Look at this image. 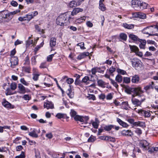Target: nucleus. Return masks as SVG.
<instances>
[{
	"label": "nucleus",
	"mask_w": 158,
	"mask_h": 158,
	"mask_svg": "<svg viewBox=\"0 0 158 158\" xmlns=\"http://www.w3.org/2000/svg\"><path fill=\"white\" fill-rule=\"evenodd\" d=\"M98 68L95 67L93 68L91 70V72L93 75H95L96 73L97 72V70Z\"/></svg>",
	"instance_id": "nucleus-57"
},
{
	"label": "nucleus",
	"mask_w": 158,
	"mask_h": 158,
	"mask_svg": "<svg viewBox=\"0 0 158 158\" xmlns=\"http://www.w3.org/2000/svg\"><path fill=\"white\" fill-rule=\"evenodd\" d=\"M153 88V86L151 84H149L146 86H145L144 89V90H145L146 91H147L149 89H150L151 88Z\"/></svg>",
	"instance_id": "nucleus-54"
},
{
	"label": "nucleus",
	"mask_w": 158,
	"mask_h": 158,
	"mask_svg": "<svg viewBox=\"0 0 158 158\" xmlns=\"http://www.w3.org/2000/svg\"><path fill=\"white\" fill-rule=\"evenodd\" d=\"M97 83L98 85L102 88H104L106 87V84L102 80H98Z\"/></svg>",
	"instance_id": "nucleus-21"
},
{
	"label": "nucleus",
	"mask_w": 158,
	"mask_h": 158,
	"mask_svg": "<svg viewBox=\"0 0 158 158\" xmlns=\"http://www.w3.org/2000/svg\"><path fill=\"white\" fill-rule=\"evenodd\" d=\"M96 140V138L95 137L90 136L88 139V142H94Z\"/></svg>",
	"instance_id": "nucleus-56"
},
{
	"label": "nucleus",
	"mask_w": 158,
	"mask_h": 158,
	"mask_svg": "<svg viewBox=\"0 0 158 158\" xmlns=\"http://www.w3.org/2000/svg\"><path fill=\"white\" fill-rule=\"evenodd\" d=\"M56 117L57 118H58L60 119L61 118H64V114H62L61 113H58L56 115Z\"/></svg>",
	"instance_id": "nucleus-47"
},
{
	"label": "nucleus",
	"mask_w": 158,
	"mask_h": 158,
	"mask_svg": "<svg viewBox=\"0 0 158 158\" xmlns=\"http://www.w3.org/2000/svg\"><path fill=\"white\" fill-rule=\"evenodd\" d=\"M23 68L25 72L28 73H30L31 68L30 67H24Z\"/></svg>",
	"instance_id": "nucleus-61"
},
{
	"label": "nucleus",
	"mask_w": 158,
	"mask_h": 158,
	"mask_svg": "<svg viewBox=\"0 0 158 158\" xmlns=\"http://www.w3.org/2000/svg\"><path fill=\"white\" fill-rule=\"evenodd\" d=\"M24 65H29V64L30 62L29 60V59L28 55H27L25 57L24 59Z\"/></svg>",
	"instance_id": "nucleus-42"
},
{
	"label": "nucleus",
	"mask_w": 158,
	"mask_h": 158,
	"mask_svg": "<svg viewBox=\"0 0 158 158\" xmlns=\"http://www.w3.org/2000/svg\"><path fill=\"white\" fill-rule=\"evenodd\" d=\"M48 66L46 62H42L40 64V68L41 69L47 68Z\"/></svg>",
	"instance_id": "nucleus-36"
},
{
	"label": "nucleus",
	"mask_w": 158,
	"mask_h": 158,
	"mask_svg": "<svg viewBox=\"0 0 158 158\" xmlns=\"http://www.w3.org/2000/svg\"><path fill=\"white\" fill-rule=\"evenodd\" d=\"M127 121L130 123L133 124L135 125V122H134V120L132 118H128L127 119Z\"/></svg>",
	"instance_id": "nucleus-59"
},
{
	"label": "nucleus",
	"mask_w": 158,
	"mask_h": 158,
	"mask_svg": "<svg viewBox=\"0 0 158 158\" xmlns=\"http://www.w3.org/2000/svg\"><path fill=\"white\" fill-rule=\"evenodd\" d=\"M113 98V95L111 93H109L106 96V98L107 100H111Z\"/></svg>",
	"instance_id": "nucleus-63"
},
{
	"label": "nucleus",
	"mask_w": 158,
	"mask_h": 158,
	"mask_svg": "<svg viewBox=\"0 0 158 158\" xmlns=\"http://www.w3.org/2000/svg\"><path fill=\"white\" fill-rule=\"evenodd\" d=\"M121 134L122 135L125 136H132L133 135L132 132L129 130H123L122 131Z\"/></svg>",
	"instance_id": "nucleus-14"
},
{
	"label": "nucleus",
	"mask_w": 158,
	"mask_h": 158,
	"mask_svg": "<svg viewBox=\"0 0 158 158\" xmlns=\"http://www.w3.org/2000/svg\"><path fill=\"white\" fill-rule=\"evenodd\" d=\"M135 132L138 134V135H140L142 133V131L141 129L137 128L136 129L135 131Z\"/></svg>",
	"instance_id": "nucleus-60"
},
{
	"label": "nucleus",
	"mask_w": 158,
	"mask_h": 158,
	"mask_svg": "<svg viewBox=\"0 0 158 158\" xmlns=\"http://www.w3.org/2000/svg\"><path fill=\"white\" fill-rule=\"evenodd\" d=\"M1 17V18L0 19V23H8L13 18L10 12L7 10L2 11Z\"/></svg>",
	"instance_id": "nucleus-3"
},
{
	"label": "nucleus",
	"mask_w": 158,
	"mask_h": 158,
	"mask_svg": "<svg viewBox=\"0 0 158 158\" xmlns=\"http://www.w3.org/2000/svg\"><path fill=\"white\" fill-rule=\"evenodd\" d=\"M23 98L25 100H29L31 98L29 95L26 94L23 96Z\"/></svg>",
	"instance_id": "nucleus-64"
},
{
	"label": "nucleus",
	"mask_w": 158,
	"mask_h": 158,
	"mask_svg": "<svg viewBox=\"0 0 158 158\" xmlns=\"http://www.w3.org/2000/svg\"><path fill=\"white\" fill-rule=\"evenodd\" d=\"M44 44V43L43 42L40 44V45L37 46L35 48V51H37L41 47L43 46Z\"/></svg>",
	"instance_id": "nucleus-58"
},
{
	"label": "nucleus",
	"mask_w": 158,
	"mask_h": 158,
	"mask_svg": "<svg viewBox=\"0 0 158 158\" xmlns=\"http://www.w3.org/2000/svg\"><path fill=\"white\" fill-rule=\"evenodd\" d=\"M54 56V54H52L48 56L47 57V61L49 62H51L52 60L53 57Z\"/></svg>",
	"instance_id": "nucleus-50"
},
{
	"label": "nucleus",
	"mask_w": 158,
	"mask_h": 158,
	"mask_svg": "<svg viewBox=\"0 0 158 158\" xmlns=\"http://www.w3.org/2000/svg\"><path fill=\"white\" fill-rule=\"evenodd\" d=\"M18 88L19 89L18 92L21 94H24L26 92V90L25 87L21 84H18Z\"/></svg>",
	"instance_id": "nucleus-16"
},
{
	"label": "nucleus",
	"mask_w": 158,
	"mask_h": 158,
	"mask_svg": "<svg viewBox=\"0 0 158 158\" xmlns=\"http://www.w3.org/2000/svg\"><path fill=\"white\" fill-rule=\"evenodd\" d=\"M67 94L70 98H72L73 97V95L72 94L70 89H68V91H67Z\"/></svg>",
	"instance_id": "nucleus-48"
},
{
	"label": "nucleus",
	"mask_w": 158,
	"mask_h": 158,
	"mask_svg": "<svg viewBox=\"0 0 158 158\" xmlns=\"http://www.w3.org/2000/svg\"><path fill=\"white\" fill-rule=\"evenodd\" d=\"M11 89L15 90L17 88V84L15 82H12L10 85Z\"/></svg>",
	"instance_id": "nucleus-41"
},
{
	"label": "nucleus",
	"mask_w": 158,
	"mask_h": 158,
	"mask_svg": "<svg viewBox=\"0 0 158 158\" xmlns=\"http://www.w3.org/2000/svg\"><path fill=\"white\" fill-rule=\"evenodd\" d=\"M149 145V143L145 140L141 141L139 143L140 147L144 150L147 149V148Z\"/></svg>",
	"instance_id": "nucleus-9"
},
{
	"label": "nucleus",
	"mask_w": 158,
	"mask_h": 158,
	"mask_svg": "<svg viewBox=\"0 0 158 158\" xmlns=\"http://www.w3.org/2000/svg\"><path fill=\"white\" fill-rule=\"evenodd\" d=\"M129 47L131 51L135 52L137 56L140 57L142 56L143 55V53L139 51V48L136 46L129 45Z\"/></svg>",
	"instance_id": "nucleus-5"
},
{
	"label": "nucleus",
	"mask_w": 158,
	"mask_h": 158,
	"mask_svg": "<svg viewBox=\"0 0 158 158\" xmlns=\"http://www.w3.org/2000/svg\"><path fill=\"white\" fill-rule=\"evenodd\" d=\"M83 10L82 8H75L71 13V15L74 16L77 15L79 12H81L83 11Z\"/></svg>",
	"instance_id": "nucleus-18"
},
{
	"label": "nucleus",
	"mask_w": 158,
	"mask_h": 158,
	"mask_svg": "<svg viewBox=\"0 0 158 158\" xmlns=\"http://www.w3.org/2000/svg\"><path fill=\"white\" fill-rule=\"evenodd\" d=\"M123 82L126 83H128L130 82V78L128 77H124L123 79Z\"/></svg>",
	"instance_id": "nucleus-52"
},
{
	"label": "nucleus",
	"mask_w": 158,
	"mask_h": 158,
	"mask_svg": "<svg viewBox=\"0 0 158 158\" xmlns=\"http://www.w3.org/2000/svg\"><path fill=\"white\" fill-rule=\"evenodd\" d=\"M6 94L7 96L13 94L11 92V90L10 88H8L6 89Z\"/></svg>",
	"instance_id": "nucleus-53"
},
{
	"label": "nucleus",
	"mask_w": 158,
	"mask_h": 158,
	"mask_svg": "<svg viewBox=\"0 0 158 158\" xmlns=\"http://www.w3.org/2000/svg\"><path fill=\"white\" fill-rule=\"evenodd\" d=\"M140 3V1L139 0H133L131 2V6L135 10H137L139 8Z\"/></svg>",
	"instance_id": "nucleus-7"
},
{
	"label": "nucleus",
	"mask_w": 158,
	"mask_h": 158,
	"mask_svg": "<svg viewBox=\"0 0 158 158\" xmlns=\"http://www.w3.org/2000/svg\"><path fill=\"white\" fill-rule=\"evenodd\" d=\"M139 80V78L137 75H135L132 77L131 81L132 82L135 83H138Z\"/></svg>",
	"instance_id": "nucleus-23"
},
{
	"label": "nucleus",
	"mask_w": 158,
	"mask_h": 158,
	"mask_svg": "<svg viewBox=\"0 0 158 158\" xmlns=\"http://www.w3.org/2000/svg\"><path fill=\"white\" fill-rule=\"evenodd\" d=\"M48 154L53 158H58L59 154H57L56 153L53 152H49L48 153Z\"/></svg>",
	"instance_id": "nucleus-35"
},
{
	"label": "nucleus",
	"mask_w": 158,
	"mask_h": 158,
	"mask_svg": "<svg viewBox=\"0 0 158 158\" xmlns=\"http://www.w3.org/2000/svg\"><path fill=\"white\" fill-rule=\"evenodd\" d=\"M25 17L26 20L29 21L33 18V16L32 14H28L26 15Z\"/></svg>",
	"instance_id": "nucleus-38"
},
{
	"label": "nucleus",
	"mask_w": 158,
	"mask_h": 158,
	"mask_svg": "<svg viewBox=\"0 0 158 158\" xmlns=\"http://www.w3.org/2000/svg\"><path fill=\"white\" fill-rule=\"evenodd\" d=\"M40 74H39L37 73H33V77L32 79L34 81H37L38 80L39 77L40 76Z\"/></svg>",
	"instance_id": "nucleus-39"
},
{
	"label": "nucleus",
	"mask_w": 158,
	"mask_h": 158,
	"mask_svg": "<svg viewBox=\"0 0 158 158\" xmlns=\"http://www.w3.org/2000/svg\"><path fill=\"white\" fill-rule=\"evenodd\" d=\"M99 8L101 10L103 11L106 10V7L103 4H99Z\"/></svg>",
	"instance_id": "nucleus-49"
},
{
	"label": "nucleus",
	"mask_w": 158,
	"mask_h": 158,
	"mask_svg": "<svg viewBox=\"0 0 158 158\" xmlns=\"http://www.w3.org/2000/svg\"><path fill=\"white\" fill-rule=\"evenodd\" d=\"M89 53L88 52L81 53L77 56V59L78 60H81L85 58L86 56H89Z\"/></svg>",
	"instance_id": "nucleus-11"
},
{
	"label": "nucleus",
	"mask_w": 158,
	"mask_h": 158,
	"mask_svg": "<svg viewBox=\"0 0 158 158\" xmlns=\"http://www.w3.org/2000/svg\"><path fill=\"white\" fill-rule=\"evenodd\" d=\"M122 26L125 28L127 29H131L133 28L134 27V25L133 24H128L126 23H123V24Z\"/></svg>",
	"instance_id": "nucleus-22"
},
{
	"label": "nucleus",
	"mask_w": 158,
	"mask_h": 158,
	"mask_svg": "<svg viewBox=\"0 0 158 158\" xmlns=\"http://www.w3.org/2000/svg\"><path fill=\"white\" fill-rule=\"evenodd\" d=\"M117 72L118 73V74L120 75L122 74L124 75L127 74V73L125 71L120 69H117Z\"/></svg>",
	"instance_id": "nucleus-34"
},
{
	"label": "nucleus",
	"mask_w": 158,
	"mask_h": 158,
	"mask_svg": "<svg viewBox=\"0 0 158 158\" xmlns=\"http://www.w3.org/2000/svg\"><path fill=\"white\" fill-rule=\"evenodd\" d=\"M115 81L118 83H121L123 80V77L119 74H118L116 77Z\"/></svg>",
	"instance_id": "nucleus-24"
},
{
	"label": "nucleus",
	"mask_w": 158,
	"mask_h": 158,
	"mask_svg": "<svg viewBox=\"0 0 158 158\" xmlns=\"http://www.w3.org/2000/svg\"><path fill=\"white\" fill-rule=\"evenodd\" d=\"M56 39L54 37L51 38L50 41V45L52 48L54 47L56 45Z\"/></svg>",
	"instance_id": "nucleus-19"
},
{
	"label": "nucleus",
	"mask_w": 158,
	"mask_h": 158,
	"mask_svg": "<svg viewBox=\"0 0 158 158\" xmlns=\"http://www.w3.org/2000/svg\"><path fill=\"white\" fill-rule=\"evenodd\" d=\"M44 107L47 109H52L54 108L53 104L51 102L48 101L45 102L44 104Z\"/></svg>",
	"instance_id": "nucleus-17"
},
{
	"label": "nucleus",
	"mask_w": 158,
	"mask_h": 158,
	"mask_svg": "<svg viewBox=\"0 0 158 158\" xmlns=\"http://www.w3.org/2000/svg\"><path fill=\"white\" fill-rule=\"evenodd\" d=\"M99 122L97 118H95V122L92 123V125L94 128H97L99 125Z\"/></svg>",
	"instance_id": "nucleus-27"
},
{
	"label": "nucleus",
	"mask_w": 158,
	"mask_h": 158,
	"mask_svg": "<svg viewBox=\"0 0 158 158\" xmlns=\"http://www.w3.org/2000/svg\"><path fill=\"white\" fill-rule=\"evenodd\" d=\"M117 121L120 125L123 127H127L128 126V125L127 123L123 121L121 119L118 118H117Z\"/></svg>",
	"instance_id": "nucleus-20"
},
{
	"label": "nucleus",
	"mask_w": 158,
	"mask_h": 158,
	"mask_svg": "<svg viewBox=\"0 0 158 158\" xmlns=\"http://www.w3.org/2000/svg\"><path fill=\"white\" fill-rule=\"evenodd\" d=\"M2 105L5 107L7 108H13L14 106L11 105V104L7 102L5 99L3 100V101L2 102Z\"/></svg>",
	"instance_id": "nucleus-15"
},
{
	"label": "nucleus",
	"mask_w": 158,
	"mask_h": 158,
	"mask_svg": "<svg viewBox=\"0 0 158 158\" xmlns=\"http://www.w3.org/2000/svg\"><path fill=\"white\" fill-rule=\"evenodd\" d=\"M143 92L141 88L138 87L136 89L135 93V96H138V98H135L134 95H133L131 101L133 104L135 106H140L142 103L145 100L144 96L143 95H140Z\"/></svg>",
	"instance_id": "nucleus-1"
},
{
	"label": "nucleus",
	"mask_w": 158,
	"mask_h": 158,
	"mask_svg": "<svg viewBox=\"0 0 158 158\" xmlns=\"http://www.w3.org/2000/svg\"><path fill=\"white\" fill-rule=\"evenodd\" d=\"M151 27H154V28L157 29L158 30V23H157L155 25H152L150 27H147L143 30V31H144L145 30L148 29H150Z\"/></svg>",
	"instance_id": "nucleus-45"
},
{
	"label": "nucleus",
	"mask_w": 158,
	"mask_h": 158,
	"mask_svg": "<svg viewBox=\"0 0 158 158\" xmlns=\"http://www.w3.org/2000/svg\"><path fill=\"white\" fill-rule=\"evenodd\" d=\"M80 2H81L79 1V0L77 1L75 0L69 2V6L71 8H73V7L77 6L81 4V3H80Z\"/></svg>",
	"instance_id": "nucleus-13"
},
{
	"label": "nucleus",
	"mask_w": 158,
	"mask_h": 158,
	"mask_svg": "<svg viewBox=\"0 0 158 158\" xmlns=\"http://www.w3.org/2000/svg\"><path fill=\"white\" fill-rule=\"evenodd\" d=\"M140 4L139 5V8L141 9H144L146 8L148 4L143 2L140 1Z\"/></svg>",
	"instance_id": "nucleus-26"
},
{
	"label": "nucleus",
	"mask_w": 158,
	"mask_h": 158,
	"mask_svg": "<svg viewBox=\"0 0 158 158\" xmlns=\"http://www.w3.org/2000/svg\"><path fill=\"white\" fill-rule=\"evenodd\" d=\"M73 81L74 80L72 78H68L66 80L67 83L69 84H71Z\"/></svg>",
	"instance_id": "nucleus-55"
},
{
	"label": "nucleus",
	"mask_w": 158,
	"mask_h": 158,
	"mask_svg": "<svg viewBox=\"0 0 158 158\" xmlns=\"http://www.w3.org/2000/svg\"><path fill=\"white\" fill-rule=\"evenodd\" d=\"M146 17V15L144 13L141 12H139L138 18L142 19H144Z\"/></svg>",
	"instance_id": "nucleus-40"
},
{
	"label": "nucleus",
	"mask_w": 158,
	"mask_h": 158,
	"mask_svg": "<svg viewBox=\"0 0 158 158\" xmlns=\"http://www.w3.org/2000/svg\"><path fill=\"white\" fill-rule=\"evenodd\" d=\"M137 112L140 114L146 117H149L151 115L149 111L143 110L142 109L138 110Z\"/></svg>",
	"instance_id": "nucleus-10"
},
{
	"label": "nucleus",
	"mask_w": 158,
	"mask_h": 158,
	"mask_svg": "<svg viewBox=\"0 0 158 158\" xmlns=\"http://www.w3.org/2000/svg\"><path fill=\"white\" fill-rule=\"evenodd\" d=\"M86 19V17L82 16L80 18L77 19L75 20V22L77 23H81L83 22V21H85Z\"/></svg>",
	"instance_id": "nucleus-28"
},
{
	"label": "nucleus",
	"mask_w": 158,
	"mask_h": 158,
	"mask_svg": "<svg viewBox=\"0 0 158 158\" xmlns=\"http://www.w3.org/2000/svg\"><path fill=\"white\" fill-rule=\"evenodd\" d=\"M19 60L18 58L16 56H11L10 60V66L12 68H14L15 66L18 64Z\"/></svg>",
	"instance_id": "nucleus-8"
},
{
	"label": "nucleus",
	"mask_w": 158,
	"mask_h": 158,
	"mask_svg": "<svg viewBox=\"0 0 158 158\" xmlns=\"http://www.w3.org/2000/svg\"><path fill=\"white\" fill-rule=\"evenodd\" d=\"M77 46H80L81 49H85V48L84 47V43L83 42L78 44H77Z\"/></svg>",
	"instance_id": "nucleus-51"
},
{
	"label": "nucleus",
	"mask_w": 158,
	"mask_h": 158,
	"mask_svg": "<svg viewBox=\"0 0 158 158\" xmlns=\"http://www.w3.org/2000/svg\"><path fill=\"white\" fill-rule=\"evenodd\" d=\"M25 157L24 152H22L20 155L16 156L15 158H24Z\"/></svg>",
	"instance_id": "nucleus-62"
},
{
	"label": "nucleus",
	"mask_w": 158,
	"mask_h": 158,
	"mask_svg": "<svg viewBox=\"0 0 158 158\" xmlns=\"http://www.w3.org/2000/svg\"><path fill=\"white\" fill-rule=\"evenodd\" d=\"M70 115L72 118L77 121H79L81 122H84L88 120L89 118L88 116H81L77 115L76 112L73 109H71L70 112Z\"/></svg>",
	"instance_id": "nucleus-4"
},
{
	"label": "nucleus",
	"mask_w": 158,
	"mask_h": 158,
	"mask_svg": "<svg viewBox=\"0 0 158 158\" xmlns=\"http://www.w3.org/2000/svg\"><path fill=\"white\" fill-rule=\"evenodd\" d=\"M129 37L134 41H139V39L137 36L133 34H130Z\"/></svg>",
	"instance_id": "nucleus-32"
},
{
	"label": "nucleus",
	"mask_w": 158,
	"mask_h": 158,
	"mask_svg": "<svg viewBox=\"0 0 158 158\" xmlns=\"http://www.w3.org/2000/svg\"><path fill=\"white\" fill-rule=\"evenodd\" d=\"M120 39L124 41H126L127 40V35L124 33H120L119 35Z\"/></svg>",
	"instance_id": "nucleus-29"
},
{
	"label": "nucleus",
	"mask_w": 158,
	"mask_h": 158,
	"mask_svg": "<svg viewBox=\"0 0 158 158\" xmlns=\"http://www.w3.org/2000/svg\"><path fill=\"white\" fill-rule=\"evenodd\" d=\"M87 98L89 100H94L95 99V96L93 94H88L87 96Z\"/></svg>",
	"instance_id": "nucleus-44"
},
{
	"label": "nucleus",
	"mask_w": 158,
	"mask_h": 158,
	"mask_svg": "<svg viewBox=\"0 0 158 158\" xmlns=\"http://www.w3.org/2000/svg\"><path fill=\"white\" fill-rule=\"evenodd\" d=\"M20 82L26 86H28L29 83L27 82L24 79V78H22L20 79Z\"/></svg>",
	"instance_id": "nucleus-46"
},
{
	"label": "nucleus",
	"mask_w": 158,
	"mask_h": 158,
	"mask_svg": "<svg viewBox=\"0 0 158 158\" xmlns=\"http://www.w3.org/2000/svg\"><path fill=\"white\" fill-rule=\"evenodd\" d=\"M114 126L112 125L106 126L104 127V129L106 131H109L114 128Z\"/></svg>",
	"instance_id": "nucleus-30"
},
{
	"label": "nucleus",
	"mask_w": 158,
	"mask_h": 158,
	"mask_svg": "<svg viewBox=\"0 0 158 158\" xmlns=\"http://www.w3.org/2000/svg\"><path fill=\"white\" fill-rule=\"evenodd\" d=\"M35 27L36 31L40 34H43L44 33V30L43 29H40L38 25H35Z\"/></svg>",
	"instance_id": "nucleus-25"
},
{
	"label": "nucleus",
	"mask_w": 158,
	"mask_h": 158,
	"mask_svg": "<svg viewBox=\"0 0 158 158\" xmlns=\"http://www.w3.org/2000/svg\"><path fill=\"white\" fill-rule=\"evenodd\" d=\"M135 125L137 126L143 127L145 126V123L139 121L137 122H135Z\"/></svg>",
	"instance_id": "nucleus-37"
},
{
	"label": "nucleus",
	"mask_w": 158,
	"mask_h": 158,
	"mask_svg": "<svg viewBox=\"0 0 158 158\" xmlns=\"http://www.w3.org/2000/svg\"><path fill=\"white\" fill-rule=\"evenodd\" d=\"M131 62L132 65L134 67H141L142 66V62L137 58H133L131 60Z\"/></svg>",
	"instance_id": "nucleus-6"
},
{
	"label": "nucleus",
	"mask_w": 158,
	"mask_h": 158,
	"mask_svg": "<svg viewBox=\"0 0 158 158\" xmlns=\"http://www.w3.org/2000/svg\"><path fill=\"white\" fill-rule=\"evenodd\" d=\"M110 81H111V83L116 88H118V85L117 84V82L112 79H110Z\"/></svg>",
	"instance_id": "nucleus-43"
},
{
	"label": "nucleus",
	"mask_w": 158,
	"mask_h": 158,
	"mask_svg": "<svg viewBox=\"0 0 158 158\" xmlns=\"http://www.w3.org/2000/svg\"><path fill=\"white\" fill-rule=\"evenodd\" d=\"M40 132V129L36 130L34 129L32 131L29 133V135L34 138H37L38 137V136L37 133H39Z\"/></svg>",
	"instance_id": "nucleus-12"
},
{
	"label": "nucleus",
	"mask_w": 158,
	"mask_h": 158,
	"mask_svg": "<svg viewBox=\"0 0 158 158\" xmlns=\"http://www.w3.org/2000/svg\"><path fill=\"white\" fill-rule=\"evenodd\" d=\"M122 108L127 110L128 109V104L127 102H123L121 103Z\"/></svg>",
	"instance_id": "nucleus-31"
},
{
	"label": "nucleus",
	"mask_w": 158,
	"mask_h": 158,
	"mask_svg": "<svg viewBox=\"0 0 158 158\" xmlns=\"http://www.w3.org/2000/svg\"><path fill=\"white\" fill-rule=\"evenodd\" d=\"M82 81L83 82L87 84L89 83L90 81L89 78L88 76L85 77L82 79Z\"/></svg>",
	"instance_id": "nucleus-33"
},
{
	"label": "nucleus",
	"mask_w": 158,
	"mask_h": 158,
	"mask_svg": "<svg viewBox=\"0 0 158 158\" xmlns=\"http://www.w3.org/2000/svg\"><path fill=\"white\" fill-rule=\"evenodd\" d=\"M71 18L69 14L68 13L66 14H61L57 18L56 23L58 25L61 26L66 25Z\"/></svg>",
	"instance_id": "nucleus-2"
}]
</instances>
